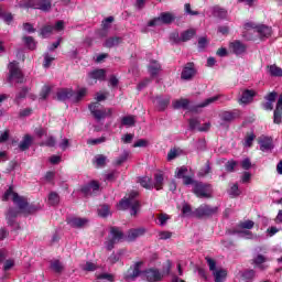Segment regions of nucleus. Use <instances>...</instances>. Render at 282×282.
Instances as JSON below:
<instances>
[{"instance_id":"nucleus-1","label":"nucleus","mask_w":282,"mask_h":282,"mask_svg":"<svg viewBox=\"0 0 282 282\" xmlns=\"http://www.w3.org/2000/svg\"><path fill=\"white\" fill-rule=\"evenodd\" d=\"M12 197L13 204H17L18 208L22 210L25 215H34V213L40 210V207L36 205H29L28 198L20 196L14 192V187L10 186L2 196V202H8Z\"/></svg>"},{"instance_id":"nucleus-2","label":"nucleus","mask_w":282,"mask_h":282,"mask_svg":"<svg viewBox=\"0 0 282 282\" xmlns=\"http://www.w3.org/2000/svg\"><path fill=\"white\" fill-rule=\"evenodd\" d=\"M137 197L138 192H131L128 196L119 202V210L130 209L131 217H137L138 213H140V208H142V205L140 204V200L137 199Z\"/></svg>"},{"instance_id":"nucleus-3","label":"nucleus","mask_w":282,"mask_h":282,"mask_svg":"<svg viewBox=\"0 0 282 282\" xmlns=\"http://www.w3.org/2000/svg\"><path fill=\"white\" fill-rule=\"evenodd\" d=\"M87 96V88H80L77 93L69 88H64L57 91V100L65 102V100H72V102H80L83 98Z\"/></svg>"},{"instance_id":"nucleus-4","label":"nucleus","mask_w":282,"mask_h":282,"mask_svg":"<svg viewBox=\"0 0 282 282\" xmlns=\"http://www.w3.org/2000/svg\"><path fill=\"white\" fill-rule=\"evenodd\" d=\"M21 8H33L34 10H42V12H50L52 10V0H26L19 3Z\"/></svg>"},{"instance_id":"nucleus-5","label":"nucleus","mask_w":282,"mask_h":282,"mask_svg":"<svg viewBox=\"0 0 282 282\" xmlns=\"http://www.w3.org/2000/svg\"><path fill=\"white\" fill-rule=\"evenodd\" d=\"M88 109L94 116V118L97 120V122H100V120H105V118H108L113 113V110L111 108L100 109V102L90 104L88 106Z\"/></svg>"},{"instance_id":"nucleus-6","label":"nucleus","mask_w":282,"mask_h":282,"mask_svg":"<svg viewBox=\"0 0 282 282\" xmlns=\"http://www.w3.org/2000/svg\"><path fill=\"white\" fill-rule=\"evenodd\" d=\"M124 239V234L119 227H110L109 238L106 241V250L111 251L116 243H120Z\"/></svg>"},{"instance_id":"nucleus-7","label":"nucleus","mask_w":282,"mask_h":282,"mask_svg":"<svg viewBox=\"0 0 282 282\" xmlns=\"http://www.w3.org/2000/svg\"><path fill=\"white\" fill-rule=\"evenodd\" d=\"M218 210L219 207L203 204L194 210V217H196V219H206L208 217H213V215H217Z\"/></svg>"},{"instance_id":"nucleus-8","label":"nucleus","mask_w":282,"mask_h":282,"mask_svg":"<svg viewBox=\"0 0 282 282\" xmlns=\"http://www.w3.org/2000/svg\"><path fill=\"white\" fill-rule=\"evenodd\" d=\"M194 193L197 197L210 199V197H213V186L210 184L196 182L194 183Z\"/></svg>"},{"instance_id":"nucleus-9","label":"nucleus","mask_w":282,"mask_h":282,"mask_svg":"<svg viewBox=\"0 0 282 282\" xmlns=\"http://www.w3.org/2000/svg\"><path fill=\"white\" fill-rule=\"evenodd\" d=\"M172 21H175V15L169 12H163L160 17L150 20L148 26L155 28L158 25H170Z\"/></svg>"},{"instance_id":"nucleus-10","label":"nucleus","mask_w":282,"mask_h":282,"mask_svg":"<svg viewBox=\"0 0 282 282\" xmlns=\"http://www.w3.org/2000/svg\"><path fill=\"white\" fill-rule=\"evenodd\" d=\"M245 28L248 29H252L256 30L258 36H260V39H270V36H272V26H268L265 24H259L256 25L252 22H248L245 24Z\"/></svg>"},{"instance_id":"nucleus-11","label":"nucleus","mask_w":282,"mask_h":282,"mask_svg":"<svg viewBox=\"0 0 282 282\" xmlns=\"http://www.w3.org/2000/svg\"><path fill=\"white\" fill-rule=\"evenodd\" d=\"M195 76H197V68H195V63L188 62L183 66V69L181 72V80L189 83V80H193Z\"/></svg>"},{"instance_id":"nucleus-12","label":"nucleus","mask_w":282,"mask_h":282,"mask_svg":"<svg viewBox=\"0 0 282 282\" xmlns=\"http://www.w3.org/2000/svg\"><path fill=\"white\" fill-rule=\"evenodd\" d=\"M9 83L17 80V83H23V74L19 68V62L14 61L9 64Z\"/></svg>"},{"instance_id":"nucleus-13","label":"nucleus","mask_w":282,"mask_h":282,"mask_svg":"<svg viewBox=\"0 0 282 282\" xmlns=\"http://www.w3.org/2000/svg\"><path fill=\"white\" fill-rule=\"evenodd\" d=\"M217 100H221V102H228V101L232 100V97L227 96V95H216V96L209 97V98L205 99L203 102L198 104L196 106V109H204L205 107H209V105L217 102Z\"/></svg>"},{"instance_id":"nucleus-14","label":"nucleus","mask_w":282,"mask_h":282,"mask_svg":"<svg viewBox=\"0 0 282 282\" xmlns=\"http://www.w3.org/2000/svg\"><path fill=\"white\" fill-rule=\"evenodd\" d=\"M143 276L149 282H158L164 279V274H162V272H160L158 269H148L143 271Z\"/></svg>"},{"instance_id":"nucleus-15","label":"nucleus","mask_w":282,"mask_h":282,"mask_svg":"<svg viewBox=\"0 0 282 282\" xmlns=\"http://www.w3.org/2000/svg\"><path fill=\"white\" fill-rule=\"evenodd\" d=\"M229 50L232 52V54H236V56H241L242 54H246L248 46L241 41L236 40L229 44Z\"/></svg>"},{"instance_id":"nucleus-16","label":"nucleus","mask_w":282,"mask_h":282,"mask_svg":"<svg viewBox=\"0 0 282 282\" xmlns=\"http://www.w3.org/2000/svg\"><path fill=\"white\" fill-rule=\"evenodd\" d=\"M177 178L178 180H183V184L185 186H191V184H195V181L193 180V177H191L188 175V167L186 166H182L178 171H177Z\"/></svg>"},{"instance_id":"nucleus-17","label":"nucleus","mask_w":282,"mask_h":282,"mask_svg":"<svg viewBox=\"0 0 282 282\" xmlns=\"http://www.w3.org/2000/svg\"><path fill=\"white\" fill-rule=\"evenodd\" d=\"M237 118H241V111L237 109L230 111H223L220 113V119L224 122H232V120H237Z\"/></svg>"},{"instance_id":"nucleus-18","label":"nucleus","mask_w":282,"mask_h":282,"mask_svg":"<svg viewBox=\"0 0 282 282\" xmlns=\"http://www.w3.org/2000/svg\"><path fill=\"white\" fill-rule=\"evenodd\" d=\"M259 144H260V151L263 153H268L274 149V144L272 143V138L270 137H261L259 139Z\"/></svg>"},{"instance_id":"nucleus-19","label":"nucleus","mask_w":282,"mask_h":282,"mask_svg":"<svg viewBox=\"0 0 282 282\" xmlns=\"http://www.w3.org/2000/svg\"><path fill=\"white\" fill-rule=\"evenodd\" d=\"M254 96H257V91L246 89L242 91V95L239 98L238 102L240 105H250V102H252V100H254Z\"/></svg>"},{"instance_id":"nucleus-20","label":"nucleus","mask_w":282,"mask_h":282,"mask_svg":"<svg viewBox=\"0 0 282 282\" xmlns=\"http://www.w3.org/2000/svg\"><path fill=\"white\" fill-rule=\"evenodd\" d=\"M152 102L153 105H155L159 111H164V109H166V107H169V105L171 104V98L153 97Z\"/></svg>"},{"instance_id":"nucleus-21","label":"nucleus","mask_w":282,"mask_h":282,"mask_svg":"<svg viewBox=\"0 0 282 282\" xmlns=\"http://www.w3.org/2000/svg\"><path fill=\"white\" fill-rule=\"evenodd\" d=\"M140 265H142V262H137L130 268L128 274L126 275V281H134L138 279V275L142 273L140 271Z\"/></svg>"},{"instance_id":"nucleus-22","label":"nucleus","mask_w":282,"mask_h":282,"mask_svg":"<svg viewBox=\"0 0 282 282\" xmlns=\"http://www.w3.org/2000/svg\"><path fill=\"white\" fill-rule=\"evenodd\" d=\"M147 234V229L144 227L137 228V229H130L128 231V235L126 237L127 241H135L138 237H142Z\"/></svg>"},{"instance_id":"nucleus-23","label":"nucleus","mask_w":282,"mask_h":282,"mask_svg":"<svg viewBox=\"0 0 282 282\" xmlns=\"http://www.w3.org/2000/svg\"><path fill=\"white\" fill-rule=\"evenodd\" d=\"M122 41L123 39L120 36L108 37L104 43V47H108L109 50H111V47H118V45H121Z\"/></svg>"},{"instance_id":"nucleus-24","label":"nucleus","mask_w":282,"mask_h":282,"mask_svg":"<svg viewBox=\"0 0 282 282\" xmlns=\"http://www.w3.org/2000/svg\"><path fill=\"white\" fill-rule=\"evenodd\" d=\"M69 226H72V228H85V226H87V224H89V219L87 218H70L68 220Z\"/></svg>"},{"instance_id":"nucleus-25","label":"nucleus","mask_w":282,"mask_h":282,"mask_svg":"<svg viewBox=\"0 0 282 282\" xmlns=\"http://www.w3.org/2000/svg\"><path fill=\"white\" fill-rule=\"evenodd\" d=\"M19 217V209L11 207L8 209L6 214V219L9 224V226H14V218Z\"/></svg>"},{"instance_id":"nucleus-26","label":"nucleus","mask_w":282,"mask_h":282,"mask_svg":"<svg viewBox=\"0 0 282 282\" xmlns=\"http://www.w3.org/2000/svg\"><path fill=\"white\" fill-rule=\"evenodd\" d=\"M107 76V73L105 69H95L88 74V77L91 78L93 80H105Z\"/></svg>"},{"instance_id":"nucleus-27","label":"nucleus","mask_w":282,"mask_h":282,"mask_svg":"<svg viewBox=\"0 0 282 282\" xmlns=\"http://www.w3.org/2000/svg\"><path fill=\"white\" fill-rule=\"evenodd\" d=\"M153 188L156 191H162L164 186V175L162 173L154 174V181H152Z\"/></svg>"},{"instance_id":"nucleus-28","label":"nucleus","mask_w":282,"mask_h":282,"mask_svg":"<svg viewBox=\"0 0 282 282\" xmlns=\"http://www.w3.org/2000/svg\"><path fill=\"white\" fill-rule=\"evenodd\" d=\"M197 34V31L195 29H188L181 33V37H178V41H182L183 43H186V41H191L193 36Z\"/></svg>"},{"instance_id":"nucleus-29","label":"nucleus","mask_w":282,"mask_h":282,"mask_svg":"<svg viewBox=\"0 0 282 282\" xmlns=\"http://www.w3.org/2000/svg\"><path fill=\"white\" fill-rule=\"evenodd\" d=\"M265 261H268V259L263 254H258L253 259L254 265H257L259 268V270H261V271L268 270V265L263 264V263H265Z\"/></svg>"},{"instance_id":"nucleus-30","label":"nucleus","mask_w":282,"mask_h":282,"mask_svg":"<svg viewBox=\"0 0 282 282\" xmlns=\"http://www.w3.org/2000/svg\"><path fill=\"white\" fill-rule=\"evenodd\" d=\"M32 145V137L30 134L24 135L23 140L19 144L20 151H28Z\"/></svg>"},{"instance_id":"nucleus-31","label":"nucleus","mask_w":282,"mask_h":282,"mask_svg":"<svg viewBox=\"0 0 282 282\" xmlns=\"http://www.w3.org/2000/svg\"><path fill=\"white\" fill-rule=\"evenodd\" d=\"M215 282H224L226 276H228V272L224 269L216 270L213 272Z\"/></svg>"},{"instance_id":"nucleus-32","label":"nucleus","mask_w":282,"mask_h":282,"mask_svg":"<svg viewBox=\"0 0 282 282\" xmlns=\"http://www.w3.org/2000/svg\"><path fill=\"white\" fill-rule=\"evenodd\" d=\"M213 14L214 17H217V19H226L228 17V11L221 7H214L213 8Z\"/></svg>"},{"instance_id":"nucleus-33","label":"nucleus","mask_w":282,"mask_h":282,"mask_svg":"<svg viewBox=\"0 0 282 282\" xmlns=\"http://www.w3.org/2000/svg\"><path fill=\"white\" fill-rule=\"evenodd\" d=\"M141 186L148 191H153V180L149 176H143L139 180Z\"/></svg>"},{"instance_id":"nucleus-34","label":"nucleus","mask_w":282,"mask_h":282,"mask_svg":"<svg viewBox=\"0 0 282 282\" xmlns=\"http://www.w3.org/2000/svg\"><path fill=\"white\" fill-rule=\"evenodd\" d=\"M51 270H53V272H55L56 274H62L65 270V267L61 263L59 260H53L51 262Z\"/></svg>"},{"instance_id":"nucleus-35","label":"nucleus","mask_w":282,"mask_h":282,"mask_svg":"<svg viewBox=\"0 0 282 282\" xmlns=\"http://www.w3.org/2000/svg\"><path fill=\"white\" fill-rule=\"evenodd\" d=\"M160 69H162V66L155 62L152 61L149 65V73L151 74V76H158V74H160Z\"/></svg>"},{"instance_id":"nucleus-36","label":"nucleus","mask_w":282,"mask_h":282,"mask_svg":"<svg viewBox=\"0 0 282 282\" xmlns=\"http://www.w3.org/2000/svg\"><path fill=\"white\" fill-rule=\"evenodd\" d=\"M48 204L50 206H58V204H61V196H58V193L51 192L48 194Z\"/></svg>"},{"instance_id":"nucleus-37","label":"nucleus","mask_w":282,"mask_h":282,"mask_svg":"<svg viewBox=\"0 0 282 282\" xmlns=\"http://www.w3.org/2000/svg\"><path fill=\"white\" fill-rule=\"evenodd\" d=\"M129 155H131V152H129L128 150H124L122 152V154L119 158H117V160H116L117 166L124 164V162H127L129 160Z\"/></svg>"},{"instance_id":"nucleus-38","label":"nucleus","mask_w":282,"mask_h":282,"mask_svg":"<svg viewBox=\"0 0 282 282\" xmlns=\"http://www.w3.org/2000/svg\"><path fill=\"white\" fill-rule=\"evenodd\" d=\"M121 124L123 127H133L135 124V117L133 116H126L121 119Z\"/></svg>"},{"instance_id":"nucleus-39","label":"nucleus","mask_w":282,"mask_h":282,"mask_svg":"<svg viewBox=\"0 0 282 282\" xmlns=\"http://www.w3.org/2000/svg\"><path fill=\"white\" fill-rule=\"evenodd\" d=\"M23 41L29 50H36V41L32 36H24Z\"/></svg>"},{"instance_id":"nucleus-40","label":"nucleus","mask_w":282,"mask_h":282,"mask_svg":"<svg viewBox=\"0 0 282 282\" xmlns=\"http://www.w3.org/2000/svg\"><path fill=\"white\" fill-rule=\"evenodd\" d=\"M124 254V249L119 250L117 253H112L109 258L108 261L109 263L113 264V263H118V261H120V256Z\"/></svg>"},{"instance_id":"nucleus-41","label":"nucleus","mask_w":282,"mask_h":282,"mask_svg":"<svg viewBox=\"0 0 282 282\" xmlns=\"http://www.w3.org/2000/svg\"><path fill=\"white\" fill-rule=\"evenodd\" d=\"M183 217H195V210L191 208V205L185 204L182 208Z\"/></svg>"},{"instance_id":"nucleus-42","label":"nucleus","mask_w":282,"mask_h":282,"mask_svg":"<svg viewBox=\"0 0 282 282\" xmlns=\"http://www.w3.org/2000/svg\"><path fill=\"white\" fill-rule=\"evenodd\" d=\"M52 32H54V26L52 25H45L41 29V36H43V39H47V36H50V34H52Z\"/></svg>"},{"instance_id":"nucleus-43","label":"nucleus","mask_w":282,"mask_h":282,"mask_svg":"<svg viewBox=\"0 0 282 282\" xmlns=\"http://www.w3.org/2000/svg\"><path fill=\"white\" fill-rule=\"evenodd\" d=\"M269 72L272 76H276V77L282 76V68L276 65L269 66Z\"/></svg>"},{"instance_id":"nucleus-44","label":"nucleus","mask_w":282,"mask_h":282,"mask_svg":"<svg viewBox=\"0 0 282 282\" xmlns=\"http://www.w3.org/2000/svg\"><path fill=\"white\" fill-rule=\"evenodd\" d=\"M52 93V88L50 86H44L40 93V100H47V96Z\"/></svg>"},{"instance_id":"nucleus-45","label":"nucleus","mask_w":282,"mask_h":282,"mask_svg":"<svg viewBox=\"0 0 282 282\" xmlns=\"http://www.w3.org/2000/svg\"><path fill=\"white\" fill-rule=\"evenodd\" d=\"M239 228H242V230H252L254 228V221L245 220L239 224Z\"/></svg>"},{"instance_id":"nucleus-46","label":"nucleus","mask_w":282,"mask_h":282,"mask_svg":"<svg viewBox=\"0 0 282 282\" xmlns=\"http://www.w3.org/2000/svg\"><path fill=\"white\" fill-rule=\"evenodd\" d=\"M96 268L97 267L94 262H86L80 265V269L84 270V272H95Z\"/></svg>"},{"instance_id":"nucleus-47","label":"nucleus","mask_w":282,"mask_h":282,"mask_svg":"<svg viewBox=\"0 0 282 282\" xmlns=\"http://www.w3.org/2000/svg\"><path fill=\"white\" fill-rule=\"evenodd\" d=\"M230 197H239L241 195V191H239V185L236 183L229 189Z\"/></svg>"},{"instance_id":"nucleus-48","label":"nucleus","mask_w":282,"mask_h":282,"mask_svg":"<svg viewBox=\"0 0 282 282\" xmlns=\"http://www.w3.org/2000/svg\"><path fill=\"white\" fill-rule=\"evenodd\" d=\"M98 215H99V217H109V215H110L109 206L108 205H101L98 208Z\"/></svg>"},{"instance_id":"nucleus-49","label":"nucleus","mask_w":282,"mask_h":282,"mask_svg":"<svg viewBox=\"0 0 282 282\" xmlns=\"http://www.w3.org/2000/svg\"><path fill=\"white\" fill-rule=\"evenodd\" d=\"M95 164H97V166H105L107 164V156L102 154L96 155Z\"/></svg>"},{"instance_id":"nucleus-50","label":"nucleus","mask_w":282,"mask_h":282,"mask_svg":"<svg viewBox=\"0 0 282 282\" xmlns=\"http://www.w3.org/2000/svg\"><path fill=\"white\" fill-rule=\"evenodd\" d=\"M208 46V39L206 36H202L198 39V51L203 52Z\"/></svg>"},{"instance_id":"nucleus-51","label":"nucleus","mask_w":282,"mask_h":282,"mask_svg":"<svg viewBox=\"0 0 282 282\" xmlns=\"http://www.w3.org/2000/svg\"><path fill=\"white\" fill-rule=\"evenodd\" d=\"M102 142H107V138L101 137L97 139H88L87 144H90L91 147H96V144H102Z\"/></svg>"},{"instance_id":"nucleus-52","label":"nucleus","mask_w":282,"mask_h":282,"mask_svg":"<svg viewBox=\"0 0 282 282\" xmlns=\"http://www.w3.org/2000/svg\"><path fill=\"white\" fill-rule=\"evenodd\" d=\"M184 11H185V14H188L189 17L199 15V11H194L193 9H191V3H185Z\"/></svg>"},{"instance_id":"nucleus-53","label":"nucleus","mask_w":282,"mask_h":282,"mask_svg":"<svg viewBox=\"0 0 282 282\" xmlns=\"http://www.w3.org/2000/svg\"><path fill=\"white\" fill-rule=\"evenodd\" d=\"M158 219H159V226H164L166 221L171 219V216H169L167 214H159Z\"/></svg>"},{"instance_id":"nucleus-54","label":"nucleus","mask_w":282,"mask_h":282,"mask_svg":"<svg viewBox=\"0 0 282 282\" xmlns=\"http://www.w3.org/2000/svg\"><path fill=\"white\" fill-rule=\"evenodd\" d=\"M250 180H252V174L250 172H243L240 178L241 184H250Z\"/></svg>"},{"instance_id":"nucleus-55","label":"nucleus","mask_w":282,"mask_h":282,"mask_svg":"<svg viewBox=\"0 0 282 282\" xmlns=\"http://www.w3.org/2000/svg\"><path fill=\"white\" fill-rule=\"evenodd\" d=\"M206 262L209 267L210 272L214 273L217 271V262L214 259L207 257Z\"/></svg>"},{"instance_id":"nucleus-56","label":"nucleus","mask_w":282,"mask_h":282,"mask_svg":"<svg viewBox=\"0 0 282 282\" xmlns=\"http://www.w3.org/2000/svg\"><path fill=\"white\" fill-rule=\"evenodd\" d=\"M149 147V141L147 139H140L138 140L134 144L133 148L138 149V148H147Z\"/></svg>"},{"instance_id":"nucleus-57","label":"nucleus","mask_w":282,"mask_h":282,"mask_svg":"<svg viewBox=\"0 0 282 282\" xmlns=\"http://www.w3.org/2000/svg\"><path fill=\"white\" fill-rule=\"evenodd\" d=\"M177 158V148H173L167 153V162H173Z\"/></svg>"},{"instance_id":"nucleus-58","label":"nucleus","mask_w":282,"mask_h":282,"mask_svg":"<svg viewBox=\"0 0 282 282\" xmlns=\"http://www.w3.org/2000/svg\"><path fill=\"white\" fill-rule=\"evenodd\" d=\"M28 87H23L19 94L15 96V102H19V100H21V98H25V96H28Z\"/></svg>"},{"instance_id":"nucleus-59","label":"nucleus","mask_w":282,"mask_h":282,"mask_svg":"<svg viewBox=\"0 0 282 282\" xmlns=\"http://www.w3.org/2000/svg\"><path fill=\"white\" fill-rule=\"evenodd\" d=\"M34 133L37 138H42L43 135H47V129L43 127L35 128Z\"/></svg>"},{"instance_id":"nucleus-60","label":"nucleus","mask_w":282,"mask_h":282,"mask_svg":"<svg viewBox=\"0 0 282 282\" xmlns=\"http://www.w3.org/2000/svg\"><path fill=\"white\" fill-rule=\"evenodd\" d=\"M188 105H191V101H188V99H178L177 100V108H182V109H188Z\"/></svg>"},{"instance_id":"nucleus-61","label":"nucleus","mask_w":282,"mask_h":282,"mask_svg":"<svg viewBox=\"0 0 282 282\" xmlns=\"http://www.w3.org/2000/svg\"><path fill=\"white\" fill-rule=\"evenodd\" d=\"M238 235L241 239H252V231L250 230L238 231Z\"/></svg>"},{"instance_id":"nucleus-62","label":"nucleus","mask_w":282,"mask_h":282,"mask_svg":"<svg viewBox=\"0 0 282 282\" xmlns=\"http://www.w3.org/2000/svg\"><path fill=\"white\" fill-rule=\"evenodd\" d=\"M52 61H54V57L50 56V53L44 54V67L47 69L50 65H52Z\"/></svg>"},{"instance_id":"nucleus-63","label":"nucleus","mask_w":282,"mask_h":282,"mask_svg":"<svg viewBox=\"0 0 282 282\" xmlns=\"http://www.w3.org/2000/svg\"><path fill=\"white\" fill-rule=\"evenodd\" d=\"M278 96H279V94H276V91H272V93H269V94L264 97V99H267L268 102H275Z\"/></svg>"},{"instance_id":"nucleus-64","label":"nucleus","mask_w":282,"mask_h":282,"mask_svg":"<svg viewBox=\"0 0 282 282\" xmlns=\"http://www.w3.org/2000/svg\"><path fill=\"white\" fill-rule=\"evenodd\" d=\"M43 144H44V147L54 148V147H56V138L48 137Z\"/></svg>"}]
</instances>
